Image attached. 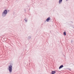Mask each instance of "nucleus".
<instances>
[{"mask_svg": "<svg viewBox=\"0 0 74 74\" xmlns=\"http://www.w3.org/2000/svg\"><path fill=\"white\" fill-rule=\"evenodd\" d=\"M7 10H5L4 12H3L2 14V15L3 16H6V14H7Z\"/></svg>", "mask_w": 74, "mask_h": 74, "instance_id": "nucleus-1", "label": "nucleus"}, {"mask_svg": "<svg viewBox=\"0 0 74 74\" xmlns=\"http://www.w3.org/2000/svg\"><path fill=\"white\" fill-rule=\"evenodd\" d=\"M56 73V71H52L51 72V74H55Z\"/></svg>", "mask_w": 74, "mask_h": 74, "instance_id": "nucleus-3", "label": "nucleus"}, {"mask_svg": "<svg viewBox=\"0 0 74 74\" xmlns=\"http://www.w3.org/2000/svg\"><path fill=\"white\" fill-rule=\"evenodd\" d=\"M9 70L10 73H11V72H12V66L11 65L9 66Z\"/></svg>", "mask_w": 74, "mask_h": 74, "instance_id": "nucleus-2", "label": "nucleus"}, {"mask_svg": "<svg viewBox=\"0 0 74 74\" xmlns=\"http://www.w3.org/2000/svg\"><path fill=\"white\" fill-rule=\"evenodd\" d=\"M62 0H60L59 1V3H62Z\"/></svg>", "mask_w": 74, "mask_h": 74, "instance_id": "nucleus-6", "label": "nucleus"}, {"mask_svg": "<svg viewBox=\"0 0 74 74\" xmlns=\"http://www.w3.org/2000/svg\"><path fill=\"white\" fill-rule=\"evenodd\" d=\"M62 67H63V65H62L61 66H60L59 68V69H62Z\"/></svg>", "mask_w": 74, "mask_h": 74, "instance_id": "nucleus-5", "label": "nucleus"}, {"mask_svg": "<svg viewBox=\"0 0 74 74\" xmlns=\"http://www.w3.org/2000/svg\"><path fill=\"white\" fill-rule=\"evenodd\" d=\"M64 34L65 36H66V33L65 32H64Z\"/></svg>", "mask_w": 74, "mask_h": 74, "instance_id": "nucleus-7", "label": "nucleus"}, {"mask_svg": "<svg viewBox=\"0 0 74 74\" xmlns=\"http://www.w3.org/2000/svg\"><path fill=\"white\" fill-rule=\"evenodd\" d=\"M50 20V17H49L48 18H47V22H48Z\"/></svg>", "mask_w": 74, "mask_h": 74, "instance_id": "nucleus-4", "label": "nucleus"}]
</instances>
